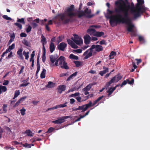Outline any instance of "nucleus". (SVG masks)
I'll list each match as a JSON object with an SVG mask.
<instances>
[{"instance_id":"obj_33","label":"nucleus","mask_w":150,"mask_h":150,"mask_svg":"<svg viewBox=\"0 0 150 150\" xmlns=\"http://www.w3.org/2000/svg\"><path fill=\"white\" fill-rule=\"evenodd\" d=\"M25 132L28 136L33 137V133L30 129L26 130Z\"/></svg>"},{"instance_id":"obj_10","label":"nucleus","mask_w":150,"mask_h":150,"mask_svg":"<svg viewBox=\"0 0 150 150\" xmlns=\"http://www.w3.org/2000/svg\"><path fill=\"white\" fill-rule=\"evenodd\" d=\"M59 65L60 67L63 69H69V67L67 65V63L64 61V59H63L62 61H61L59 63Z\"/></svg>"},{"instance_id":"obj_9","label":"nucleus","mask_w":150,"mask_h":150,"mask_svg":"<svg viewBox=\"0 0 150 150\" xmlns=\"http://www.w3.org/2000/svg\"><path fill=\"white\" fill-rule=\"evenodd\" d=\"M84 12V13H86L87 14V15H86V17L87 18H91L95 16L94 14H90L91 13V9L89 10L87 8H86Z\"/></svg>"},{"instance_id":"obj_7","label":"nucleus","mask_w":150,"mask_h":150,"mask_svg":"<svg viewBox=\"0 0 150 150\" xmlns=\"http://www.w3.org/2000/svg\"><path fill=\"white\" fill-rule=\"evenodd\" d=\"M70 116H63L57 120L52 121V122L57 124H59L64 122L65 119L69 118Z\"/></svg>"},{"instance_id":"obj_48","label":"nucleus","mask_w":150,"mask_h":150,"mask_svg":"<svg viewBox=\"0 0 150 150\" xmlns=\"http://www.w3.org/2000/svg\"><path fill=\"white\" fill-rule=\"evenodd\" d=\"M124 6L125 8L123 9V10H127L128 11L130 9V6L129 5L126 6L125 3H124Z\"/></svg>"},{"instance_id":"obj_21","label":"nucleus","mask_w":150,"mask_h":150,"mask_svg":"<svg viewBox=\"0 0 150 150\" xmlns=\"http://www.w3.org/2000/svg\"><path fill=\"white\" fill-rule=\"evenodd\" d=\"M63 59H64V57L62 56H61L59 58H57V59L55 60V63L54 64H52V66H58V62H59V63L61 61H62Z\"/></svg>"},{"instance_id":"obj_41","label":"nucleus","mask_w":150,"mask_h":150,"mask_svg":"<svg viewBox=\"0 0 150 150\" xmlns=\"http://www.w3.org/2000/svg\"><path fill=\"white\" fill-rule=\"evenodd\" d=\"M67 102H66L62 104H60L58 105H57L56 106L57 107V108H64L66 107L67 106Z\"/></svg>"},{"instance_id":"obj_34","label":"nucleus","mask_w":150,"mask_h":150,"mask_svg":"<svg viewBox=\"0 0 150 150\" xmlns=\"http://www.w3.org/2000/svg\"><path fill=\"white\" fill-rule=\"evenodd\" d=\"M116 55V52L112 51L110 54L109 55L110 59H111L114 58V56Z\"/></svg>"},{"instance_id":"obj_18","label":"nucleus","mask_w":150,"mask_h":150,"mask_svg":"<svg viewBox=\"0 0 150 150\" xmlns=\"http://www.w3.org/2000/svg\"><path fill=\"white\" fill-rule=\"evenodd\" d=\"M103 97L104 96H103L99 97L96 100H95L93 102V104H92V103L91 101H89V102L88 104H89L90 103H91V104L90 106L89 107V108L91 107L92 106H93L95 105L98 103V101H99L102 99L103 98Z\"/></svg>"},{"instance_id":"obj_44","label":"nucleus","mask_w":150,"mask_h":150,"mask_svg":"<svg viewBox=\"0 0 150 150\" xmlns=\"http://www.w3.org/2000/svg\"><path fill=\"white\" fill-rule=\"evenodd\" d=\"M26 109H25L24 108L20 110L21 113L22 115L23 116L25 114Z\"/></svg>"},{"instance_id":"obj_26","label":"nucleus","mask_w":150,"mask_h":150,"mask_svg":"<svg viewBox=\"0 0 150 150\" xmlns=\"http://www.w3.org/2000/svg\"><path fill=\"white\" fill-rule=\"evenodd\" d=\"M41 42L42 44V45H45L47 43L46 39L43 35H41Z\"/></svg>"},{"instance_id":"obj_15","label":"nucleus","mask_w":150,"mask_h":150,"mask_svg":"<svg viewBox=\"0 0 150 150\" xmlns=\"http://www.w3.org/2000/svg\"><path fill=\"white\" fill-rule=\"evenodd\" d=\"M126 25H128L127 28V30L129 32H133L134 25L132 24V21L130 23L127 24Z\"/></svg>"},{"instance_id":"obj_30","label":"nucleus","mask_w":150,"mask_h":150,"mask_svg":"<svg viewBox=\"0 0 150 150\" xmlns=\"http://www.w3.org/2000/svg\"><path fill=\"white\" fill-rule=\"evenodd\" d=\"M127 83L130 85H132L134 83V79L131 78L128 79H127Z\"/></svg>"},{"instance_id":"obj_61","label":"nucleus","mask_w":150,"mask_h":150,"mask_svg":"<svg viewBox=\"0 0 150 150\" xmlns=\"http://www.w3.org/2000/svg\"><path fill=\"white\" fill-rule=\"evenodd\" d=\"M127 83V80H124L122 83L120 85L121 87H122V86L126 85Z\"/></svg>"},{"instance_id":"obj_49","label":"nucleus","mask_w":150,"mask_h":150,"mask_svg":"<svg viewBox=\"0 0 150 150\" xmlns=\"http://www.w3.org/2000/svg\"><path fill=\"white\" fill-rule=\"evenodd\" d=\"M91 88V86L90 85H88L85 88H83V91H86V90L89 91L90 90Z\"/></svg>"},{"instance_id":"obj_40","label":"nucleus","mask_w":150,"mask_h":150,"mask_svg":"<svg viewBox=\"0 0 150 150\" xmlns=\"http://www.w3.org/2000/svg\"><path fill=\"white\" fill-rule=\"evenodd\" d=\"M29 54V52H26L25 51H24L23 52V54L24 56L25 57V59H26L27 60L29 58V55L28 54Z\"/></svg>"},{"instance_id":"obj_20","label":"nucleus","mask_w":150,"mask_h":150,"mask_svg":"<svg viewBox=\"0 0 150 150\" xmlns=\"http://www.w3.org/2000/svg\"><path fill=\"white\" fill-rule=\"evenodd\" d=\"M23 49H19L17 52V54L18 56V57L21 59L23 60L24 59L22 54Z\"/></svg>"},{"instance_id":"obj_17","label":"nucleus","mask_w":150,"mask_h":150,"mask_svg":"<svg viewBox=\"0 0 150 150\" xmlns=\"http://www.w3.org/2000/svg\"><path fill=\"white\" fill-rule=\"evenodd\" d=\"M93 54V52H88V50H86L83 53V55L85 56L84 57V59H87L88 58L91 57Z\"/></svg>"},{"instance_id":"obj_54","label":"nucleus","mask_w":150,"mask_h":150,"mask_svg":"<svg viewBox=\"0 0 150 150\" xmlns=\"http://www.w3.org/2000/svg\"><path fill=\"white\" fill-rule=\"evenodd\" d=\"M32 28V27L30 25H29L26 30V32L27 33H28L31 31Z\"/></svg>"},{"instance_id":"obj_51","label":"nucleus","mask_w":150,"mask_h":150,"mask_svg":"<svg viewBox=\"0 0 150 150\" xmlns=\"http://www.w3.org/2000/svg\"><path fill=\"white\" fill-rule=\"evenodd\" d=\"M2 17L5 19L7 20H11L12 19L9 17H8L7 15H4L2 16Z\"/></svg>"},{"instance_id":"obj_59","label":"nucleus","mask_w":150,"mask_h":150,"mask_svg":"<svg viewBox=\"0 0 150 150\" xmlns=\"http://www.w3.org/2000/svg\"><path fill=\"white\" fill-rule=\"evenodd\" d=\"M67 42L68 44L71 45L74 43V42L71 40L68 39L67 40Z\"/></svg>"},{"instance_id":"obj_29","label":"nucleus","mask_w":150,"mask_h":150,"mask_svg":"<svg viewBox=\"0 0 150 150\" xmlns=\"http://www.w3.org/2000/svg\"><path fill=\"white\" fill-rule=\"evenodd\" d=\"M77 71L75 72L74 73L71 74L67 79V81H69L72 79L73 77L76 76L77 74Z\"/></svg>"},{"instance_id":"obj_13","label":"nucleus","mask_w":150,"mask_h":150,"mask_svg":"<svg viewBox=\"0 0 150 150\" xmlns=\"http://www.w3.org/2000/svg\"><path fill=\"white\" fill-rule=\"evenodd\" d=\"M96 32V31L95 29L90 28L88 29L87 30V32L91 36H95Z\"/></svg>"},{"instance_id":"obj_12","label":"nucleus","mask_w":150,"mask_h":150,"mask_svg":"<svg viewBox=\"0 0 150 150\" xmlns=\"http://www.w3.org/2000/svg\"><path fill=\"white\" fill-rule=\"evenodd\" d=\"M57 89L58 92L61 94L63 91L66 90V86L64 85H61L58 86Z\"/></svg>"},{"instance_id":"obj_57","label":"nucleus","mask_w":150,"mask_h":150,"mask_svg":"<svg viewBox=\"0 0 150 150\" xmlns=\"http://www.w3.org/2000/svg\"><path fill=\"white\" fill-rule=\"evenodd\" d=\"M73 51V52H75L78 53H80L82 52V50L80 49H78L76 50H74Z\"/></svg>"},{"instance_id":"obj_46","label":"nucleus","mask_w":150,"mask_h":150,"mask_svg":"<svg viewBox=\"0 0 150 150\" xmlns=\"http://www.w3.org/2000/svg\"><path fill=\"white\" fill-rule=\"evenodd\" d=\"M115 90V88H114L113 87H111L107 91V92L110 93L112 94Z\"/></svg>"},{"instance_id":"obj_60","label":"nucleus","mask_w":150,"mask_h":150,"mask_svg":"<svg viewBox=\"0 0 150 150\" xmlns=\"http://www.w3.org/2000/svg\"><path fill=\"white\" fill-rule=\"evenodd\" d=\"M20 36L21 37H25L27 36V34L24 33H21L20 34Z\"/></svg>"},{"instance_id":"obj_32","label":"nucleus","mask_w":150,"mask_h":150,"mask_svg":"<svg viewBox=\"0 0 150 150\" xmlns=\"http://www.w3.org/2000/svg\"><path fill=\"white\" fill-rule=\"evenodd\" d=\"M7 106L8 105L6 104H3V106L2 107L3 111L1 112L2 113H5L7 112Z\"/></svg>"},{"instance_id":"obj_2","label":"nucleus","mask_w":150,"mask_h":150,"mask_svg":"<svg viewBox=\"0 0 150 150\" xmlns=\"http://www.w3.org/2000/svg\"><path fill=\"white\" fill-rule=\"evenodd\" d=\"M137 3L136 7H132L131 8V11L133 15L134 18H136L140 17L141 15L144 13L146 10V8L142 5L144 3L143 0H137Z\"/></svg>"},{"instance_id":"obj_19","label":"nucleus","mask_w":150,"mask_h":150,"mask_svg":"<svg viewBox=\"0 0 150 150\" xmlns=\"http://www.w3.org/2000/svg\"><path fill=\"white\" fill-rule=\"evenodd\" d=\"M58 57L57 55H50V61L52 64H53L54 63Z\"/></svg>"},{"instance_id":"obj_56","label":"nucleus","mask_w":150,"mask_h":150,"mask_svg":"<svg viewBox=\"0 0 150 150\" xmlns=\"http://www.w3.org/2000/svg\"><path fill=\"white\" fill-rule=\"evenodd\" d=\"M107 11L108 13L109 14L111 15L114 12H115V11H111L110 10L109 8L107 10Z\"/></svg>"},{"instance_id":"obj_62","label":"nucleus","mask_w":150,"mask_h":150,"mask_svg":"<svg viewBox=\"0 0 150 150\" xmlns=\"http://www.w3.org/2000/svg\"><path fill=\"white\" fill-rule=\"evenodd\" d=\"M24 68V67L23 66H22L21 67L20 70L19 72V74H20L23 72Z\"/></svg>"},{"instance_id":"obj_38","label":"nucleus","mask_w":150,"mask_h":150,"mask_svg":"<svg viewBox=\"0 0 150 150\" xmlns=\"http://www.w3.org/2000/svg\"><path fill=\"white\" fill-rule=\"evenodd\" d=\"M139 41L141 42L144 43L145 42V40L144 37L141 36H138Z\"/></svg>"},{"instance_id":"obj_52","label":"nucleus","mask_w":150,"mask_h":150,"mask_svg":"<svg viewBox=\"0 0 150 150\" xmlns=\"http://www.w3.org/2000/svg\"><path fill=\"white\" fill-rule=\"evenodd\" d=\"M1 90L2 92H5L7 90V88L6 87L1 85Z\"/></svg>"},{"instance_id":"obj_24","label":"nucleus","mask_w":150,"mask_h":150,"mask_svg":"<svg viewBox=\"0 0 150 150\" xmlns=\"http://www.w3.org/2000/svg\"><path fill=\"white\" fill-rule=\"evenodd\" d=\"M103 49V47L102 46L98 45H96V49H95V50L96 52H99L102 51Z\"/></svg>"},{"instance_id":"obj_50","label":"nucleus","mask_w":150,"mask_h":150,"mask_svg":"<svg viewBox=\"0 0 150 150\" xmlns=\"http://www.w3.org/2000/svg\"><path fill=\"white\" fill-rule=\"evenodd\" d=\"M14 24L15 25L18 27L20 30L22 29V25L21 24L19 23H15Z\"/></svg>"},{"instance_id":"obj_5","label":"nucleus","mask_w":150,"mask_h":150,"mask_svg":"<svg viewBox=\"0 0 150 150\" xmlns=\"http://www.w3.org/2000/svg\"><path fill=\"white\" fill-rule=\"evenodd\" d=\"M122 77L119 74L117 75L112 78L111 80L108 82H107L105 86L106 87L109 86L110 84L114 82H117L121 79Z\"/></svg>"},{"instance_id":"obj_27","label":"nucleus","mask_w":150,"mask_h":150,"mask_svg":"<svg viewBox=\"0 0 150 150\" xmlns=\"http://www.w3.org/2000/svg\"><path fill=\"white\" fill-rule=\"evenodd\" d=\"M46 70L45 69H43L40 74V78L41 79H43L45 78V74Z\"/></svg>"},{"instance_id":"obj_16","label":"nucleus","mask_w":150,"mask_h":150,"mask_svg":"<svg viewBox=\"0 0 150 150\" xmlns=\"http://www.w3.org/2000/svg\"><path fill=\"white\" fill-rule=\"evenodd\" d=\"M35 22H36L37 23H39L40 22L39 19L38 18H37L33 21V22L31 23V24L33 28L34 29H35L38 26V24Z\"/></svg>"},{"instance_id":"obj_42","label":"nucleus","mask_w":150,"mask_h":150,"mask_svg":"<svg viewBox=\"0 0 150 150\" xmlns=\"http://www.w3.org/2000/svg\"><path fill=\"white\" fill-rule=\"evenodd\" d=\"M23 83L19 85V87H25L28 85L30 83L29 82H26L25 81H23Z\"/></svg>"},{"instance_id":"obj_63","label":"nucleus","mask_w":150,"mask_h":150,"mask_svg":"<svg viewBox=\"0 0 150 150\" xmlns=\"http://www.w3.org/2000/svg\"><path fill=\"white\" fill-rule=\"evenodd\" d=\"M9 82V81L8 80H4L3 83V85L4 86L7 85Z\"/></svg>"},{"instance_id":"obj_11","label":"nucleus","mask_w":150,"mask_h":150,"mask_svg":"<svg viewBox=\"0 0 150 150\" xmlns=\"http://www.w3.org/2000/svg\"><path fill=\"white\" fill-rule=\"evenodd\" d=\"M67 45L64 42H62L60 43L57 46L58 49L62 51H64L65 48L67 47Z\"/></svg>"},{"instance_id":"obj_39","label":"nucleus","mask_w":150,"mask_h":150,"mask_svg":"<svg viewBox=\"0 0 150 150\" xmlns=\"http://www.w3.org/2000/svg\"><path fill=\"white\" fill-rule=\"evenodd\" d=\"M23 43L24 45L28 46L30 47V44L29 42L27 40H24L22 42Z\"/></svg>"},{"instance_id":"obj_1","label":"nucleus","mask_w":150,"mask_h":150,"mask_svg":"<svg viewBox=\"0 0 150 150\" xmlns=\"http://www.w3.org/2000/svg\"><path fill=\"white\" fill-rule=\"evenodd\" d=\"M74 5H71L67 7L64 11V13H60L58 14L53 18V21L54 23L58 25L62 22L64 24H66L70 21L69 19L65 18V15L70 18L75 17L76 13L74 12Z\"/></svg>"},{"instance_id":"obj_45","label":"nucleus","mask_w":150,"mask_h":150,"mask_svg":"<svg viewBox=\"0 0 150 150\" xmlns=\"http://www.w3.org/2000/svg\"><path fill=\"white\" fill-rule=\"evenodd\" d=\"M55 128L52 127H50L48 129L46 133H51L53 132L55 130Z\"/></svg>"},{"instance_id":"obj_3","label":"nucleus","mask_w":150,"mask_h":150,"mask_svg":"<svg viewBox=\"0 0 150 150\" xmlns=\"http://www.w3.org/2000/svg\"><path fill=\"white\" fill-rule=\"evenodd\" d=\"M115 5L117 7L115 8V12L116 13H119L120 11H122L124 13V16L126 18H129L128 16V11L127 10H123L122 8V4L119 1H115Z\"/></svg>"},{"instance_id":"obj_47","label":"nucleus","mask_w":150,"mask_h":150,"mask_svg":"<svg viewBox=\"0 0 150 150\" xmlns=\"http://www.w3.org/2000/svg\"><path fill=\"white\" fill-rule=\"evenodd\" d=\"M20 91L19 90H17L15 91L14 93V96L13 99H15L20 94Z\"/></svg>"},{"instance_id":"obj_4","label":"nucleus","mask_w":150,"mask_h":150,"mask_svg":"<svg viewBox=\"0 0 150 150\" xmlns=\"http://www.w3.org/2000/svg\"><path fill=\"white\" fill-rule=\"evenodd\" d=\"M123 17L120 14H118L115 16H113L110 17V24L112 27L116 26L119 23V22L117 21L121 19Z\"/></svg>"},{"instance_id":"obj_25","label":"nucleus","mask_w":150,"mask_h":150,"mask_svg":"<svg viewBox=\"0 0 150 150\" xmlns=\"http://www.w3.org/2000/svg\"><path fill=\"white\" fill-rule=\"evenodd\" d=\"M73 41L78 45H80L83 43V41L81 39L79 38L78 39H74Z\"/></svg>"},{"instance_id":"obj_28","label":"nucleus","mask_w":150,"mask_h":150,"mask_svg":"<svg viewBox=\"0 0 150 150\" xmlns=\"http://www.w3.org/2000/svg\"><path fill=\"white\" fill-rule=\"evenodd\" d=\"M77 15L78 17L79 18L83 16L86 17V14L84 13V12L83 11H78V12Z\"/></svg>"},{"instance_id":"obj_36","label":"nucleus","mask_w":150,"mask_h":150,"mask_svg":"<svg viewBox=\"0 0 150 150\" xmlns=\"http://www.w3.org/2000/svg\"><path fill=\"white\" fill-rule=\"evenodd\" d=\"M96 34L95 35V36L97 37H100L102 35H103L104 34V32H97L96 33Z\"/></svg>"},{"instance_id":"obj_14","label":"nucleus","mask_w":150,"mask_h":150,"mask_svg":"<svg viewBox=\"0 0 150 150\" xmlns=\"http://www.w3.org/2000/svg\"><path fill=\"white\" fill-rule=\"evenodd\" d=\"M91 38V37L88 35H86L84 36V43L86 45H88L90 43Z\"/></svg>"},{"instance_id":"obj_22","label":"nucleus","mask_w":150,"mask_h":150,"mask_svg":"<svg viewBox=\"0 0 150 150\" xmlns=\"http://www.w3.org/2000/svg\"><path fill=\"white\" fill-rule=\"evenodd\" d=\"M103 69L104 70L103 71H100L99 73L101 76H103L104 74L108 72L109 69L108 68L103 66Z\"/></svg>"},{"instance_id":"obj_35","label":"nucleus","mask_w":150,"mask_h":150,"mask_svg":"<svg viewBox=\"0 0 150 150\" xmlns=\"http://www.w3.org/2000/svg\"><path fill=\"white\" fill-rule=\"evenodd\" d=\"M69 57L70 59H73L78 60L79 59V57L78 56H75L72 54H71L70 55Z\"/></svg>"},{"instance_id":"obj_64","label":"nucleus","mask_w":150,"mask_h":150,"mask_svg":"<svg viewBox=\"0 0 150 150\" xmlns=\"http://www.w3.org/2000/svg\"><path fill=\"white\" fill-rule=\"evenodd\" d=\"M15 44L13 43L10 46H9L8 47L11 50H13L15 48Z\"/></svg>"},{"instance_id":"obj_31","label":"nucleus","mask_w":150,"mask_h":150,"mask_svg":"<svg viewBox=\"0 0 150 150\" xmlns=\"http://www.w3.org/2000/svg\"><path fill=\"white\" fill-rule=\"evenodd\" d=\"M54 84L53 82L51 81H49L48 82L47 84L45 86L46 87L48 88H52L54 87Z\"/></svg>"},{"instance_id":"obj_6","label":"nucleus","mask_w":150,"mask_h":150,"mask_svg":"<svg viewBox=\"0 0 150 150\" xmlns=\"http://www.w3.org/2000/svg\"><path fill=\"white\" fill-rule=\"evenodd\" d=\"M91 103H90L89 104H86L83 105L82 106H79L78 108H72L73 111H76L77 110H82L81 112H83L86 111L89 107L91 105Z\"/></svg>"},{"instance_id":"obj_53","label":"nucleus","mask_w":150,"mask_h":150,"mask_svg":"<svg viewBox=\"0 0 150 150\" xmlns=\"http://www.w3.org/2000/svg\"><path fill=\"white\" fill-rule=\"evenodd\" d=\"M32 144H28L27 143H25L24 144H23V146L26 147L30 148L31 147Z\"/></svg>"},{"instance_id":"obj_55","label":"nucleus","mask_w":150,"mask_h":150,"mask_svg":"<svg viewBox=\"0 0 150 150\" xmlns=\"http://www.w3.org/2000/svg\"><path fill=\"white\" fill-rule=\"evenodd\" d=\"M75 98L77 100V101L79 103H80L81 102L85 101V100H81V98L80 96L76 97Z\"/></svg>"},{"instance_id":"obj_37","label":"nucleus","mask_w":150,"mask_h":150,"mask_svg":"<svg viewBox=\"0 0 150 150\" xmlns=\"http://www.w3.org/2000/svg\"><path fill=\"white\" fill-rule=\"evenodd\" d=\"M73 62L76 67H79L82 65L81 62L79 61H74Z\"/></svg>"},{"instance_id":"obj_58","label":"nucleus","mask_w":150,"mask_h":150,"mask_svg":"<svg viewBox=\"0 0 150 150\" xmlns=\"http://www.w3.org/2000/svg\"><path fill=\"white\" fill-rule=\"evenodd\" d=\"M71 47L73 48L76 49L78 48V47L74 42L71 45Z\"/></svg>"},{"instance_id":"obj_8","label":"nucleus","mask_w":150,"mask_h":150,"mask_svg":"<svg viewBox=\"0 0 150 150\" xmlns=\"http://www.w3.org/2000/svg\"><path fill=\"white\" fill-rule=\"evenodd\" d=\"M131 21V20L129 18H126L124 16L121 19L117 21H118L119 23H125L127 24L130 23Z\"/></svg>"},{"instance_id":"obj_23","label":"nucleus","mask_w":150,"mask_h":150,"mask_svg":"<svg viewBox=\"0 0 150 150\" xmlns=\"http://www.w3.org/2000/svg\"><path fill=\"white\" fill-rule=\"evenodd\" d=\"M50 51L51 53H52L55 50V47L54 44L53 42H51L49 46Z\"/></svg>"},{"instance_id":"obj_43","label":"nucleus","mask_w":150,"mask_h":150,"mask_svg":"<svg viewBox=\"0 0 150 150\" xmlns=\"http://www.w3.org/2000/svg\"><path fill=\"white\" fill-rule=\"evenodd\" d=\"M17 22H20L23 24H25V22L24 21V19L23 18H22L21 19L18 18Z\"/></svg>"}]
</instances>
